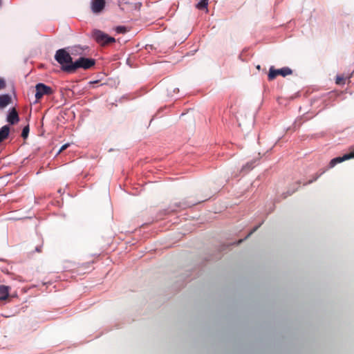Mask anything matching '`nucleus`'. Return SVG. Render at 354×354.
<instances>
[{
    "label": "nucleus",
    "instance_id": "f257e3e1",
    "mask_svg": "<svg viewBox=\"0 0 354 354\" xmlns=\"http://www.w3.org/2000/svg\"><path fill=\"white\" fill-rule=\"evenodd\" d=\"M95 64V61L91 58L80 57L73 64L66 67L67 73H74L77 68H82L85 70L92 68Z\"/></svg>",
    "mask_w": 354,
    "mask_h": 354
},
{
    "label": "nucleus",
    "instance_id": "f03ea898",
    "mask_svg": "<svg viewBox=\"0 0 354 354\" xmlns=\"http://www.w3.org/2000/svg\"><path fill=\"white\" fill-rule=\"evenodd\" d=\"M55 59L59 64L62 65V70L65 72H67L65 69L66 67L70 66V64H74L70 54L64 48L59 49L56 51Z\"/></svg>",
    "mask_w": 354,
    "mask_h": 354
},
{
    "label": "nucleus",
    "instance_id": "7ed1b4c3",
    "mask_svg": "<svg viewBox=\"0 0 354 354\" xmlns=\"http://www.w3.org/2000/svg\"><path fill=\"white\" fill-rule=\"evenodd\" d=\"M95 40L100 45L105 46L115 41V38L109 36L101 30H96L93 33Z\"/></svg>",
    "mask_w": 354,
    "mask_h": 354
},
{
    "label": "nucleus",
    "instance_id": "20e7f679",
    "mask_svg": "<svg viewBox=\"0 0 354 354\" xmlns=\"http://www.w3.org/2000/svg\"><path fill=\"white\" fill-rule=\"evenodd\" d=\"M292 73V71L288 67H283L280 69H275L274 66H271L269 70L268 78V80L272 81L274 80L277 75L286 77L287 75H291Z\"/></svg>",
    "mask_w": 354,
    "mask_h": 354
},
{
    "label": "nucleus",
    "instance_id": "39448f33",
    "mask_svg": "<svg viewBox=\"0 0 354 354\" xmlns=\"http://www.w3.org/2000/svg\"><path fill=\"white\" fill-rule=\"evenodd\" d=\"M36 93L35 98L37 102L39 101L44 95H50L53 94V89L42 83H39L35 86Z\"/></svg>",
    "mask_w": 354,
    "mask_h": 354
},
{
    "label": "nucleus",
    "instance_id": "423d86ee",
    "mask_svg": "<svg viewBox=\"0 0 354 354\" xmlns=\"http://www.w3.org/2000/svg\"><path fill=\"white\" fill-rule=\"evenodd\" d=\"M354 158V147H351L349 149V152L344 154L342 157H337L332 159L328 165V168L334 167L337 164L341 163L345 160H348L350 159Z\"/></svg>",
    "mask_w": 354,
    "mask_h": 354
},
{
    "label": "nucleus",
    "instance_id": "0eeeda50",
    "mask_svg": "<svg viewBox=\"0 0 354 354\" xmlns=\"http://www.w3.org/2000/svg\"><path fill=\"white\" fill-rule=\"evenodd\" d=\"M105 0H92L91 8L93 13H100L105 7Z\"/></svg>",
    "mask_w": 354,
    "mask_h": 354
},
{
    "label": "nucleus",
    "instance_id": "6e6552de",
    "mask_svg": "<svg viewBox=\"0 0 354 354\" xmlns=\"http://www.w3.org/2000/svg\"><path fill=\"white\" fill-rule=\"evenodd\" d=\"M7 121L10 124H17L19 121L18 113L15 108H12L9 111V113L7 117Z\"/></svg>",
    "mask_w": 354,
    "mask_h": 354
},
{
    "label": "nucleus",
    "instance_id": "1a4fd4ad",
    "mask_svg": "<svg viewBox=\"0 0 354 354\" xmlns=\"http://www.w3.org/2000/svg\"><path fill=\"white\" fill-rule=\"evenodd\" d=\"M12 102L11 97L8 95H0V109H3L9 105Z\"/></svg>",
    "mask_w": 354,
    "mask_h": 354
},
{
    "label": "nucleus",
    "instance_id": "9d476101",
    "mask_svg": "<svg viewBox=\"0 0 354 354\" xmlns=\"http://www.w3.org/2000/svg\"><path fill=\"white\" fill-rule=\"evenodd\" d=\"M10 132V127L8 125H5L0 129V143L6 140Z\"/></svg>",
    "mask_w": 354,
    "mask_h": 354
},
{
    "label": "nucleus",
    "instance_id": "9b49d317",
    "mask_svg": "<svg viewBox=\"0 0 354 354\" xmlns=\"http://www.w3.org/2000/svg\"><path fill=\"white\" fill-rule=\"evenodd\" d=\"M10 287L1 285L0 286V300H5L9 295Z\"/></svg>",
    "mask_w": 354,
    "mask_h": 354
},
{
    "label": "nucleus",
    "instance_id": "f8f14e48",
    "mask_svg": "<svg viewBox=\"0 0 354 354\" xmlns=\"http://www.w3.org/2000/svg\"><path fill=\"white\" fill-rule=\"evenodd\" d=\"M208 1L209 0H200V1L196 4V8L199 10L207 8Z\"/></svg>",
    "mask_w": 354,
    "mask_h": 354
},
{
    "label": "nucleus",
    "instance_id": "ddd939ff",
    "mask_svg": "<svg viewBox=\"0 0 354 354\" xmlns=\"http://www.w3.org/2000/svg\"><path fill=\"white\" fill-rule=\"evenodd\" d=\"M28 133H29V126L27 125L26 126L24 129H23V131H22V133H21V136L24 138H26L28 136Z\"/></svg>",
    "mask_w": 354,
    "mask_h": 354
},
{
    "label": "nucleus",
    "instance_id": "4468645a",
    "mask_svg": "<svg viewBox=\"0 0 354 354\" xmlns=\"http://www.w3.org/2000/svg\"><path fill=\"white\" fill-rule=\"evenodd\" d=\"M324 172H325V171H324V170H323V171H322L319 174H315V177L313 178V179H312V180H309V181H308V183L307 184L312 183L313 182H314V181L317 180L318 179V178H319L321 175H322Z\"/></svg>",
    "mask_w": 354,
    "mask_h": 354
},
{
    "label": "nucleus",
    "instance_id": "2eb2a0df",
    "mask_svg": "<svg viewBox=\"0 0 354 354\" xmlns=\"http://www.w3.org/2000/svg\"><path fill=\"white\" fill-rule=\"evenodd\" d=\"M115 30L118 33H124L126 32V28L124 26H118Z\"/></svg>",
    "mask_w": 354,
    "mask_h": 354
},
{
    "label": "nucleus",
    "instance_id": "dca6fc26",
    "mask_svg": "<svg viewBox=\"0 0 354 354\" xmlns=\"http://www.w3.org/2000/svg\"><path fill=\"white\" fill-rule=\"evenodd\" d=\"M344 82V79L342 77L337 76L336 77V84H341Z\"/></svg>",
    "mask_w": 354,
    "mask_h": 354
},
{
    "label": "nucleus",
    "instance_id": "f3484780",
    "mask_svg": "<svg viewBox=\"0 0 354 354\" xmlns=\"http://www.w3.org/2000/svg\"><path fill=\"white\" fill-rule=\"evenodd\" d=\"M252 168V163H247L245 166L243 167V170L249 171Z\"/></svg>",
    "mask_w": 354,
    "mask_h": 354
},
{
    "label": "nucleus",
    "instance_id": "a211bd4d",
    "mask_svg": "<svg viewBox=\"0 0 354 354\" xmlns=\"http://www.w3.org/2000/svg\"><path fill=\"white\" fill-rule=\"evenodd\" d=\"M6 87V82L3 79L0 78V90Z\"/></svg>",
    "mask_w": 354,
    "mask_h": 354
},
{
    "label": "nucleus",
    "instance_id": "6ab92c4d",
    "mask_svg": "<svg viewBox=\"0 0 354 354\" xmlns=\"http://www.w3.org/2000/svg\"><path fill=\"white\" fill-rule=\"evenodd\" d=\"M68 146H69L68 144H65L63 146H62V147L60 148V149L58 151V153H59L62 151H63L64 150H65Z\"/></svg>",
    "mask_w": 354,
    "mask_h": 354
},
{
    "label": "nucleus",
    "instance_id": "aec40b11",
    "mask_svg": "<svg viewBox=\"0 0 354 354\" xmlns=\"http://www.w3.org/2000/svg\"><path fill=\"white\" fill-rule=\"evenodd\" d=\"M258 228V227H256L255 228H254V230L250 232V233L248 235V236H249L250 234H252L255 230H257V229Z\"/></svg>",
    "mask_w": 354,
    "mask_h": 354
},
{
    "label": "nucleus",
    "instance_id": "412c9836",
    "mask_svg": "<svg viewBox=\"0 0 354 354\" xmlns=\"http://www.w3.org/2000/svg\"><path fill=\"white\" fill-rule=\"evenodd\" d=\"M187 206V205L183 204L181 207H182L183 208H185Z\"/></svg>",
    "mask_w": 354,
    "mask_h": 354
},
{
    "label": "nucleus",
    "instance_id": "4be33fe9",
    "mask_svg": "<svg viewBox=\"0 0 354 354\" xmlns=\"http://www.w3.org/2000/svg\"><path fill=\"white\" fill-rule=\"evenodd\" d=\"M2 1L0 0V6H1Z\"/></svg>",
    "mask_w": 354,
    "mask_h": 354
}]
</instances>
